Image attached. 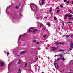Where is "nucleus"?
Here are the masks:
<instances>
[{
  "mask_svg": "<svg viewBox=\"0 0 73 73\" xmlns=\"http://www.w3.org/2000/svg\"><path fill=\"white\" fill-rule=\"evenodd\" d=\"M43 29H44V30H45V28H44Z\"/></svg>",
  "mask_w": 73,
  "mask_h": 73,
  "instance_id": "nucleus-55",
  "label": "nucleus"
},
{
  "mask_svg": "<svg viewBox=\"0 0 73 73\" xmlns=\"http://www.w3.org/2000/svg\"><path fill=\"white\" fill-rule=\"evenodd\" d=\"M70 71V72L72 71V70L71 69H70L69 70Z\"/></svg>",
  "mask_w": 73,
  "mask_h": 73,
  "instance_id": "nucleus-43",
  "label": "nucleus"
},
{
  "mask_svg": "<svg viewBox=\"0 0 73 73\" xmlns=\"http://www.w3.org/2000/svg\"><path fill=\"white\" fill-rule=\"evenodd\" d=\"M38 60V59H37V58L36 59V60Z\"/></svg>",
  "mask_w": 73,
  "mask_h": 73,
  "instance_id": "nucleus-51",
  "label": "nucleus"
},
{
  "mask_svg": "<svg viewBox=\"0 0 73 73\" xmlns=\"http://www.w3.org/2000/svg\"><path fill=\"white\" fill-rule=\"evenodd\" d=\"M60 10H57V12H56V13H58L59 12H60Z\"/></svg>",
  "mask_w": 73,
  "mask_h": 73,
  "instance_id": "nucleus-25",
  "label": "nucleus"
},
{
  "mask_svg": "<svg viewBox=\"0 0 73 73\" xmlns=\"http://www.w3.org/2000/svg\"><path fill=\"white\" fill-rule=\"evenodd\" d=\"M52 15H51V17H52Z\"/></svg>",
  "mask_w": 73,
  "mask_h": 73,
  "instance_id": "nucleus-58",
  "label": "nucleus"
},
{
  "mask_svg": "<svg viewBox=\"0 0 73 73\" xmlns=\"http://www.w3.org/2000/svg\"><path fill=\"white\" fill-rule=\"evenodd\" d=\"M44 0H42V3L40 4V5H42V4H44Z\"/></svg>",
  "mask_w": 73,
  "mask_h": 73,
  "instance_id": "nucleus-6",
  "label": "nucleus"
},
{
  "mask_svg": "<svg viewBox=\"0 0 73 73\" xmlns=\"http://www.w3.org/2000/svg\"><path fill=\"white\" fill-rule=\"evenodd\" d=\"M36 41H37L36 40H33L32 42H36Z\"/></svg>",
  "mask_w": 73,
  "mask_h": 73,
  "instance_id": "nucleus-30",
  "label": "nucleus"
},
{
  "mask_svg": "<svg viewBox=\"0 0 73 73\" xmlns=\"http://www.w3.org/2000/svg\"><path fill=\"white\" fill-rule=\"evenodd\" d=\"M1 64V66H3L4 65V62H1V60H0V65Z\"/></svg>",
  "mask_w": 73,
  "mask_h": 73,
  "instance_id": "nucleus-5",
  "label": "nucleus"
},
{
  "mask_svg": "<svg viewBox=\"0 0 73 73\" xmlns=\"http://www.w3.org/2000/svg\"><path fill=\"white\" fill-rule=\"evenodd\" d=\"M33 7H35V9H37V6L36 5L33 3H31L30 4V7L31 10L33 12H36L37 11H38L37 10H34L33 9L32 7H33Z\"/></svg>",
  "mask_w": 73,
  "mask_h": 73,
  "instance_id": "nucleus-1",
  "label": "nucleus"
},
{
  "mask_svg": "<svg viewBox=\"0 0 73 73\" xmlns=\"http://www.w3.org/2000/svg\"><path fill=\"white\" fill-rule=\"evenodd\" d=\"M57 67H58V68H59V67H58V65H57Z\"/></svg>",
  "mask_w": 73,
  "mask_h": 73,
  "instance_id": "nucleus-48",
  "label": "nucleus"
},
{
  "mask_svg": "<svg viewBox=\"0 0 73 73\" xmlns=\"http://www.w3.org/2000/svg\"><path fill=\"white\" fill-rule=\"evenodd\" d=\"M8 69L9 70V67H8Z\"/></svg>",
  "mask_w": 73,
  "mask_h": 73,
  "instance_id": "nucleus-53",
  "label": "nucleus"
},
{
  "mask_svg": "<svg viewBox=\"0 0 73 73\" xmlns=\"http://www.w3.org/2000/svg\"><path fill=\"white\" fill-rule=\"evenodd\" d=\"M69 37H70V35H66V37L67 38H68Z\"/></svg>",
  "mask_w": 73,
  "mask_h": 73,
  "instance_id": "nucleus-26",
  "label": "nucleus"
},
{
  "mask_svg": "<svg viewBox=\"0 0 73 73\" xmlns=\"http://www.w3.org/2000/svg\"><path fill=\"white\" fill-rule=\"evenodd\" d=\"M68 12H70V13H72V14H73V12L71 11V10L69 9L68 10Z\"/></svg>",
  "mask_w": 73,
  "mask_h": 73,
  "instance_id": "nucleus-10",
  "label": "nucleus"
},
{
  "mask_svg": "<svg viewBox=\"0 0 73 73\" xmlns=\"http://www.w3.org/2000/svg\"><path fill=\"white\" fill-rule=\"evenodd\" d=\"M61 58H58V59H57V60H56V61H60V59H61Z\"/></svg>",
  "mask_w": 73,
  "mask_h": 73,
  "instance_id": "nucleus-12",
  "label": "nucleus"
},
{
  "mask_svg": "<svg viewBox=\"0 0 73 73\" xmlns=\"http://www.w3.org/2000/svg\"><path fill=\"white\" fill-rule=\"evenodd\" d=\"M17 56H18V57H20V55H17Z\"/></svg>",
  "mask_w": 73,
  "mask_h": 73,
  "instance_id": "nucleus-45",
  "label": "nucleus"
},
{
  "mask_svg": "<svg viewBox=\"0 0 73 73\" xmlns=\"http://www.w3.org/2000/svg\"><path fill=\"white\" fill-rule=\"evenodd\" d=\"M71 19H72L73 20V17H70L69 18V19H68V21H70Z\"/></svg>",
  "mask_w": 73,
  "mask_h": 73,
  "instance_id": "nucleus-16",
  "label": "nucleus"
},
{
  "mask_svg": "<svg viewBox=\"0 0 73 73\" xmlns=\"http://www.w3.org/2000/svg\"><path fill=\"white\" fill-rule=\"evenodd\" d=\"M54 20H57V18L56 17H54Z\"/></svg>",
  "mask_w": 73,
  "mask_h": 73,
  "instance_id": "nucleus-28",
  "label": "nucleus"
},
{
  "mask_svg": "<svg viewBox=\"0 0 73 73\" xmlns=\"http://www.w3.org/2000/svg\"><path fill=\"white\" fill-rule=\"evenodd\" d=\"M52 8L51 7L50 9V10L49 11V12L50 13H51V12H52Z\"/></svg>",
  "mask_w": 73,
  "mask_h": 73,
  "instance_id": "nucleus-7",
  "label": "nucleus"
},
{
  "mask_svg": "<svg viewBox=\"0 0 73 73\" xmlns=\"http://www.w3.org/2000/svg\"><path fill=\"white\" fill-rule=\"evenodd\" d=\"M56 9H59V7H56Z\"/></svg>",
  "mask_w": 73,
  "mask_h": 73,
  "instance_id": "nucleus-32",
  "label": "nucleus"
},
{
  "mask_svg": "<svg viewBox=\"0 0 73 73\" xmlns=\"http://www.w3.org/2000/svg\"><path fill=\"white\" fill-rule=\"evenodd\" d=\"M46 19H47V17H46Z\"/></svg>",
  "mask_w": 73,
  "mask_h": 73,
  "instance_id": "nucleus-61",
  "label": "nucleus"
},
{
  "mask_svg": "<svg viewBox=\"0 0 73 73\" xmlns=\"http://www.w3.org/2000/svg\"><path fill=\"white\" fill-rule=\"evenodd\" d=\"M25 53V51H22L20 53V54H21V53Z\"/></svg>",
  "mask_w": 73,
  "mask_h": 73,
  "instance_id": "nucleus-11",
  "label": "nucleus"
},
{
  "mask_svg": "<svg viewBox=\"0 0 73 73\" xmlns=\"http://www.w3.org/2000/svg\"><path fill=\"white\" fill-rule=\"evenodd\" d=\"M40 28H41V27H42V25H40Z\"/></svg>",
  "mask_w": 73,
  "mask_h": 73,
  "instance_id": "nucleus-42",
  "label": "nucleus"
},
{
  "mask_svg": "<svg viewBox=\"0 0 73 73\" xmlns=\"http://www.w3.org/2000/svg\"><path fill=\"white\" fill-rule=\"evenodd\" d=\"M19 62H18V64H20V63H21V61H20V60L19 59Z\"/></svg>",
  "mask_w": 73,
  "mask_h": 73,
  "instance_id": "nucleus-19",
  "label": "nucleus"
},
{
  "mask_svg": "<svg viewBox=\"0 0 73 73\" xmlns=\"http://www.w3.org/2000/svg\"><path fill=\"white\" fill-rule=\"evenodd\" d=\"M46 36H47L46 34H45V35H43V37H44V38H46Z\"/></svg>",
  "mask_w": 73,
  "mask_h": 73,
  "instance_id": "nucleus-15",
  "label": "nucleus"
},
{
  "mask_svg": "<svg viewBox=\"0 0 73 73\" xmlns=\"http://www.w3.org/2000/svg\"><path fill=\"white\" fill-rule=\"evenodd\" d=\"M67 1V0H64L63 1L64 2H66V1Z\"/></svg>",
  "mask_w": 73,
  "mask_h": 73,
  "instance_id": "nucleus-37",
  "label": "nucleus"
},
{
  "mask_svg": "<svg viewBox=\"0 0 73 73\" xmlns=\"http://www.w3.org/2000/svg\"><path fill=\"white\" fill-rule=\"evenodd\" d=\"M56 61H56H56L54 62V65L55 68H56V63H57V62H56Z\"/></svg>",
  "mask_w": 73,
  "mask_h": 73,
  "instance_id": "nucleus-14",
  "label": "nucleus"
},
{
  "mask_svg": "<svg viewBox=\"0 0 73 73\" xmlns=\"http://www.w3.org/2000/svg\"><path fill=\"white\" fill-rule=\"evenodd\" d=\"M72 50V48L69 49V50L68 51V52H69V51H70V50Z\"/></svg>",
  "mask_w": 73,
  "mask_h": 73,
  "instance_id": "nucleus-24",
  "label": "nucleus"
},
{
  "mask_svg": "<svg viewBox=\"0 0 73 73\" xmlns=\"http://www.w3.org/2000/svg\"><path fill=\"white\" fill-rule=\"evenodd\" d=\"M20 7V5H19L18 7H19H19Z\"/></svg>",
  "mask_w": 73,
  "mask_h": 73,
  "instance_id": "nucleus-46",
  "label": "nucleus"
},
{
  "mask_svg": "<svg viewBox=\"0 0 73 73\" xmlns=\"http://www.w3.org/2000/svg\"><path fill=\"white\" fill-rule=\"evenodd\" d=\"M11 64H12V62H11V63L9 64V65H11Z\"/></svg>",
  "mask_w": 73,
  "mask_h": 73,
  "instance_id": "nucleus-44",
  "label": "nucleus"
},
{
  "mask_svg": "<svg viewBox=\"0 0 73 73\" xmlns=\"http://www.w3.org/2000/svg\"><path fill=\"white\" fill-rule=\"evenodd\" d=\"M62 24L63 25V26L62 27V29H63V27H64V22H63V21H62Z\"/></svg>",
  "mask_w": 73,
  "mask_h": 73,
  "instance_id": "nucleus-23",
  "label": "nucleus"
},
{
  "mask_svg": "<svg viewBox=\"0 0 73 73\" xmlns=\"http://www.w3.org/2000/svg\"><path fill=\"white\" fill-rule=\"evenodd\" d=\"M7 10H8V9H7L6 10V12H7V13H9V12H7Z\"/></svg>",
  "mask_w": 73,
  "mask_h": 73,
  "instance_id": "nucleus-33",
  "label": "nucleus"
},
{
  "mask_svg": "<svg viewBox=\"0 0 73 73\" xmlns=\"http://www.w3.org/2000/svg\"><path fill=\"white\" fill-rule=\"evenodd\" d=\"M28 31L29 32H31V30L30 29H29Z\"/></svg>",
  "mask_w": 73,
  "mask_h": 73,
  "instance_id": "nucleus-34",
  "label": "nucleus"
},
{
  "mask_svg": "<svg viewBox=\"0 0 73 73\" xmlns=\"http://www.w3.org/2000/svg\"><path fill=\"white\" fill-rule=\"evenodd\" d=\"M33 7V8H35L34 7Z\"/></svg>",
  "mask_w": 73,
  "mask_h": 73,
  "instance_id": "nucleus-56",
  "label": "nucleus"
},
{
  "mask_svg": "<svg viewBox=\"0 0 73 73\" xmlns=\"http://www.w3.org/2000/svg\"><path fill=\"white\" fill-rule=\"evenodd\" d=\"M64 43H61V42H55V44L56 45H60V44H61V45H63L64 44Z\"/></svg>",
  "mask_w": 73,
  "mask_h": 73,
  "instance_id": "nucleus-2",
  "label": "nucleus"
},
{
  "mask_svg": "<svg viewBox=\"0 0 73 73\" xmlns=\"http://www.w3.org/2000/svg\"><path fill=\"white\" fill-rule=\"evenodd\" d=\"M21 73V72H18V73Z\"/></svg>",
  "mask_w": 73,
  "mask_h": 73,
  "instance_id": "nucleus-59",
  "label": "nucleus"
},
{
  "mask_svg": "<svg viewBox=\"0 0 73 73\" xmlns=\"http://www.w3.org/2000/svg\"><path fill=\"white\" fill-rule=\"evenodd\" d=\"M37 44H39V42H37L36 43Z\"/></svg>",
  "mask_w": 73,
  "mask_h": 73,
  "instance_id": "nucleus-40",
  "label": "nucleus"
},
{
  "mask_svg": "<svg viewBox=\"0 0 73 73\" xmlns=\"http://www.w3.org/2000/svg\"><path fill=\"white\" fill-rule=\"evenodd\" d=\"M27 63L25 64V68H26V67H27Z\"/></svg>",
  "mask_w": 73,
  "mask_h": 73,
  "instance_id": "nucleus-20",
  "label": "nucleus"
},
{
  "mask_svg": "<svg viewBox=\"0 0 73 73\" xmlns=\"http://www.w3.org/2000/svg\"><path fill=\"white\" fill-rule=\"evenodd\" d=\"M68 73H72V72H68Z\"/></svg>",
  "mask_w": 73,
  "mask_h": 73,
  "instance_id": "nucleus-49",
  "label": "nucleus"
},
{
  "mask_svg": "<svg viewBox=\"0 0 73 73\" xmlns=\"http://www.w3.org/2000/svg\"><path fill=\"white\" fill-rule=\"evenodd\" d=\"M39 18H40V17H36V19H37L38 20H39Z\"/></svg>",
  "mask_w": 73,
  "mask_h": 73,
  "instance_id": "nucleus-36",
  "label": "nucleus"
},
{
  "mask_svg": "<svg viewBox=\"0 0 73 73\" xmlns=\"http://www.w3.org/2000/svg\"><path fill=\"white\" fill-rule=\"evenodd\" d=\"M63 72H64V70H63Z\"/></svg>",
  "mask_w": 73,
  "mask_h": 73,
  "instance_id": "nucleus-63",
  "label": "nucleus"
},
{
  "mask_svg": "<svg viewBox=\"0 0 73 73\" xmlns=\"http://www.w3.org/2000/svg\"><path fill=\"white\" fill-rule=\"evenodd\" d=\"M70 45H71V46H73V42H71L70 43Z\"/></svg>",
  "mask_w": 73,
  "mask_h": 73,
  "instance_id": "nucleus-22",
  "label": "nucleus"
},
{
  "mask_svg": "<svg viewBox=\"0 0 73 73\" xmlns=\"http://www.w3.org/2000/svg\"><path fill=\"white\" fill-rule=\"evenodd\" d=\"M71 3L73 4V1H72Z\"/></svg>",
  "mask_w": 73,
  "mask_h": 73,
  "instance_id": "nucleus-50",
  "label": "nucleus"
},
{
  "mask_svg": "<svg viewBox=\"0 0 73 73\" xmlns=\"http://www.w3.org/2000/svg\"><path fill=\"white\" fill-rule=\"evenodd\" d=\"M42 73H44V72H42Z\"/></svg>",
  "mask_w": 73,
  "mask_h": 73,
  "instance_id": "nucleus-60",
  "label": "nucleus"
},
{
  "mask_svg": "<svg viewBox=\"0 0 73 73\" xmlns=\"http://www.w3.org/2000/svg\"><path fill=\"white\" fill-rule=\"evenodd\" d=\"M66 3L67 4H68V3H69V1H67L66 2Z\"/></svg>",
  "mask_w": 73,
  "mask_h": 73,
  "instance_id": "nucleus-27",
  "label": "nucleus"
},
{
  "mask_svg": "<svg viewBox=\"0 0 73 73\" xmlns=\"http://www.w3.org/2000/svg\"><path fill=\"white\" fill-rule=\"evenodd\" d=\"M59 52H65V50H62L61 49L60 50H59Z\"/></svg>",
  "mask_w": 73,
  "mask_h": 73,
  "instance_id": "nucleus-13",
  "label": "nucleus"
},
{
  "mask_svg": "<svg viewBox=\"0 0 73 73\" xmlns=\"http://www.w3.org/2000/svg\"><path fill=\"white\" fill-rule=\"evenodd\" d=\"M59 30H60V28H59Z\"/></svg>",
  "mask_w": 73,
  "mask_h": 73,
  "instance_id": "nucleus-54",
  "label": "nucleus"
},
{
  "mask_svg": "<svg viewBox=\"0 0 73 73\" xmlns=\"http://www.w3.org/2000/svg\"><path fill=\"white\" fill-rule=\"evenodd\" d=\"M57 48L56 47H52V50L53 51L56 50L57 49Z\"/></svg>",
  "mask_w": 73,
  "mask_h": 73,
  "instance_id": "nucleus-3",
  "label": "nucleus"
},
{
  "mask_svg": "<svg viewBox=\"0 0 73 73\" xmlns=\"http://www.w3.org/2000/svg\"><path fill=\"white\" fill-rule=\"evenodd\" d=\"M36 31L37 32V29H34L33 31H32V33H36Z\"/></svg>",
  "mask_w": 73,
  "mask_h": 73,
  "instance_id": "nucleus-4",
  "label": "nucleus"
},
{
  "mask_svg": "<svg viewBox=\"0 0 73 73\" xmlns=\"http://www.w3.org/2000/svg\"><path fill=\"white\" fill-rule=\"evenodd\" d=\"M51 15H53V14H52Z\"/></svg>",
  "mask_w": 73,
  "mask_h": 73,
  "instance_id": "nucleus-57",
  "label": "nucleus"
},
{
  "mask_svg": "<svg viewBox=\"0 0 73 73\" xmlns=\"http://www.w3.org/2000/svg\"><path fill=\"white\" fill-rule=\"evenodd\" d=\"M60 7H61V8H62V7H63V6H62V5H60Z\"/></svg>",
  "mask_w": 73,
  "mask_h": 73,
  "instance_id": "nucleus-31",
  "label": "nucleus"
},
{
  "mask_svg": "<svg viewBox=\"0 0 73 73\" xmlns=\"http://www.w3.org/2000/svg\"><path fill=\"white\" fill-rule=\"evenodd\" d=\"M69 15L68 14H66L64 16V17H66V16H68Z\"/></svg>",
  "mask_w": 73,
  "mask_h": 73,
  "instance_id": "nucleus-29",
  "label": "nucleus"
},
{
  "mask_svg": "<svg viewBox=\"0 0 73 73\" xmlns=\"http://www.w3.org/2000/svg\"><path fill=\"white\" fill-rule=\"evenodd\" d=\"M72 15H70L68 16V17H72Z\"/></svg>",
  "mask_w": 73,
  "mask_h": 73,
  "instance_id": "nucleus-18",
  "label": "nucleus"
},
{
  "mask_svg": "<svg viewBox=\"0 0 73 73\" xmlns=\"http://www.w3.org/2000/svg\"><path fill=\"white\" fill-rule=\"evenodd\" d=\"M56 56H57V57H62V55L61 54H60L58 55H56Z\"/></svg>",
  "mask_w": 73,
  "mask_h": 73,
  "instance_id": "nucleus-8",
  "label": "nucleus"
},
{
  "mask_svg": "<svg viewBox=\"0 0 73 73\" xmlns=\"http://www.w3.org/2000/svg\"><path fill=\"white\" fill-rule=\"evenodd\" d=\"M71 36H72L73 37V35H72Z\"/></svg>",
  "mask_w": 73,
  "mask_h": 73,
  "instance_id": "nucleus-52",
  "label": "nucleus"
},
{
  "mask_svg": "<svg viewBox=\"0 0 73 73\" xmlns=\"http://www.w3.org/2000/svg\"><path fill=\"white\" fill-rule=\"evenodd\" d=\"M18 71L19 72H21V71L20 70V69H19Z\"/></svg>",
  "mask_w": 73,
  "mask_h": 73,
  "instance_id": "nucleus-38",
  "label": "nucleus"
},
{
  "mask_svg": "<svg viewBox=\"0 0 73 73\" xmlns=\"http://www.w3.org/2000/svg\"><path fill=\"white\" fill-rule=\"evenodd\" d=\"M70 48H73V46H70Z\"/></svg>",
  "mask_w": 73,
  "mask_h": 73,
  "instance_id": "nucleus-39",
  "label": "nucleus"
},
{
  "mask_svg": "<svg viewBox=\"0 0 73 73\" xmlns=\"http://www.w3.org/2000/svg\"><path fill=\"white\" fill-rule=\"evenodd\" d=\"M64 36H65V35H64Z\"/></svg>",
  "mask_w": 73,
  "mask_h": 73,
  "instance_id": "nucleus-62",
  "label": "nucleus"
},
{
  "mask_svg": "<svg viewBox=\"0 0 73 73\" xmlns=\"http://www.w3.org/2000/svg\"><path fill=\"white\" fill-rule=\"evenodd\" d=\"M68 24H71V23H72V21H70L69 22L67 23Z\"/></svg>",
  "mask_w": 73,
  "mask_h": 73,
  "instance_id": "nucleus-21",
  "label": "nucleus"
},
{
  "mask_svg": "<svg viewBox=\"0 0 73 73\" xmlns=\"http://www.w3.org/2000/svg\"><path fill=\"white\" fill-rule=\"evenodd\" d=\"M67 19V17L64 18V19Z\"/></svg>",
  "mask_w": 73,
  "mask_h": 73,
  "instance_id": "nucleus-47",
  "label": "nucleus"
},
{
  "mask_svg": "<svg viewBox=\"0 0 73 73\" xmlns=\"http://www.w3.org/2000/svg\"><path fill=\"white\" fill-rule=\"evenodd\" d=\"M47 25H48V26H49V27H50L51 26L50 24V23H49V22H48L47 23Z\"/></svg>",
  "mask_w": 73,
  "mask_h": 73,
  "instance_id": "nucleus-9",
  "label": "nucleus"
},
{
  "mask_svg": "<svg viewBox=\"0 0 73 73\" xmlns=\"http://www.w3.org/2000/svg\"><path fill=\"white\" fill-rule=\"evenodd\" d=\"M16 9H18L19 8V7H18V6H17V5H16Z\"/></svg>",
  "mask_w": 73,
  "mask_h": 73,
  "instance_id": "nucleus-17",
  "label": "nucleus"
},
{
  "mask_svg": "<svg viewBox=\"0 0 73 73\" xmlns=\"http://www.w3.org/2000/svg\"><path fill=\"white\" fill-rule=\"evenodd\" d=\"M9 54V53H7V55H8V54Z\"/></svg>",
  "mask_w": 73,
  "mask_h": 73,
  "instance_id": "nucleus-41",
  "label": "nucleus"
},
{
  "mask_svg": "<svg viewBox=\"0 0 73 73\" xmlns=\"http://www.w3.org/2000/svg\"><path fill=\"white\" fill-rule=\"evenodd\" d=\"M62 58H63V61H65V59H64V58L63 57Z\"/></svg>",
  "mask_w": 73,
  "mask_h": 73,
  "instance_id": "nucleus-35",
  "label": "nucleus"
}]
</instances>
